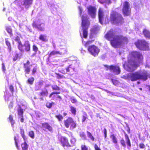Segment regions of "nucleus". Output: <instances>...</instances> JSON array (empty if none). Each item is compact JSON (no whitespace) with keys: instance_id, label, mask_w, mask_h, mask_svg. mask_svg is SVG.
I'll return each mask as SVG.
<instances>
[{"instance_id":"28","label":"nucleus","mask_w":150,"mask_h":150,"mask_svg":"<svg viewBox=\"0 0 150 150\" xmlns=\"http://www.w3.org/2000/svg\"><path fill=\"white\" fill-rule=\"evenodd\" d=\"M17 111L18 115L22 117L23 115V109L20 106H19V108L17 110Z\"/></svg>"},{"instance_id":"23","label":"nucleus","mask_w":150,"mask_h":150,"mask_svg":"<svg viewBox=\"0 0 150 150\" xmlns=\"http://www.w3.org/2000/svg\"><path fill=\"white\" fill-rule=\"evenodd\" d=\"M39 38L40 40L44 42H46L48 41L47 36L45 35L42 34L40 35L39 37Z\"/></svg>"},{"instance_id":"59","label":"nucleus","mask_w":150,"mask_h":150,"mask_svg":"<svg viewBox=\"0 0 150 150\" xmlns=\"http://www.w3.org/2000/svg\"><path fill=\"white\" fill-rule=\"evenodd\" d=\"M2 69L4 72L6 70L5 66L3 63L2 64Z\"/></svg>"},{"instance_id":"33","label":"nucleus","mask_w":150,"mask_h":150,"mask_svg":"<svg viewBox=\"0 0 150 150\" xmlns=\"http://www.w3.org/2000/svg\"><path fill=\"white\" fill-rule=\"evenodd\" d=\"M6 43L8 47V49L9 52L11 51V47L10 42L7 39H5Z\"/></svg>"},{"instance_id":"58","label":"nucleus","mask_w":150,"mask_h":150,"mask_svg":"<svg viewBox=\"0 0 150 150\" xmlns=\"http://www.w3.org/2000/svg\"><path fill=\"white\" fill-rule=\"evenodd\" d=\"M103 132L104 134L105 138H106L107 137V130L105 128L104 129Z\"/></svg>"},{"instance_id":"34","label":"nucleus","mask_w":150,"mask_h":150,"mask_svg":"<svg viewBox=\"0 0 150 150\" xmlns=\"http://www.w3.org/2000/svg\"><path fill=\"white\" fill-rule=\"evenodd\" d=\"M60 93V92L59 91H53L50 94L49 97L50 98L54 97V94H58Z\"/></svg>"},{"instance_id":"51","label":"nucleus","mask_w":150,"mask_h":150,"mask_svg":"<svg viewBox=\"0 0 150 150\" xmlns=\"http://www.w3.org/2000/svg\"><path fill=\"white\" fill-rule=\"evenodd\" d=\"M139 146L140 149H144L145 147V146L143 143H140L139 144Z\"/></svg>"},{"instance_id":"48","label":"nucleus","mask_w":150,"mask_h":150,"mask_svg":"<svg viewBox=\"0 0 150 150\" xmlns=\"http://www.w3.org/2000/svg\"><path fill=\"white\" fill-rule=\"evenodd\" d=\"M111 80L114 85L117 86L119 82L117 80L112 79Z\"/></svg>"},{"instance_id":"42","label":"nucleus","mask_w":150,"mask_h":150,"mask_svg":"<svg viewBox=\"0 0 150 150\" xmlns=\"http://www.w3.org/2000/svg\"><path fill=\"white\" fill-rule=\"evenodd\" d=\"M20 57L19 56V54L18 53H16L15 54V55L14 56L13 60V61H15L17 60L18 58H20Z\"/></svg>"},{"instance_id":"52","label":"nucleus","mask_w":150,"mask_h":150,"mask_svg":"<svg viewBox=\"0 0 150 150\" xmlns=\"http://www.w3.org/2000/svg\"><path fill=\"white\" fill-rule=\"evenodd\" d=\"M70 100L71 103H75L77 101L76 99L74 98H71L70 99Z\"/></svg>"},{"instance_id":"12","label":"nucleus","mask_w":150,"mask_h":150,"mask_svg":"<svg viewBox=\"0 0 150 150\" xmlns=\"http://www.w3.org/2000/svg\"><path fill=\"white\" fill-rule=\"evenodd\" d=\"M98 18L99 22L102 24L103 22L106 21V19L104 17V11L102 8H100L98 10Z\"/></svg>"},{"instance_id":"35","label":"nucleus","mask_w":150,"mask_h":150,"mask_svg":"<svg viewBox=\"0 0 150 150\" xmlns=\"http://www.w3.org/2000/svg\"><path fill=\"white\" fill-rule=\"evenodd\" d=\"M55 117L58 119V121L59 122L62 121L63 119V116L60 114L55 115Z\"/></svg>"},{"instance_id":"61","label":"nucleus","mask_w":150,"mask_h":150,"mask_svg":"<svg viewBox=\"0 0 150 150\" xmlns=\"http://www.w3.org/2000/svg\"><path fill=\"white\" fill-rule=\"evenodd\" d=\"M21 118L20 119V121L21 122H23L24 121V118H23V116H21Z\"/></svg>"},{"instance_id":"14","label":"nucleus","mask_w":150,"mask_h":150,"mask_svg":"<svg viewBox=\"0 0 150 150\" xmlns=\"http://www.w3.org/2000/svg\"><path fill=\"white\" fill-rule=\"evenodd\" d=\"M59 141L63 147L70 146L68 139L65 137L62 136L59 138Z\"/></svg>"},{"instance_id":"55","label":"nucleus","mask_w":150,"mask_h":150,"mask_svg":"<svg viewBox=\"0 0 150 150\" xmlns=\"http://www.w3.org/2000/svg\"><path fill=\"white\" fill-rule=\"evenodd\" d=\"M92 42V41L89 40L88 41L86 42L85 43V45L86 46H87L89 45L90 44H91Z\"/></svg>"},{"instance_id":"17","label":"nucleus","mask_w":150,"mask_h":150,"mask_svg":"<svg viewBox=\"0 0 150 150\" xmlns=\"http://www.w3.org/2000/svg\"><path fill=\"white\" fill-rule=\"evenodd\" d=\"M49 93L48 90L46 88H44V89L40 92L39 94V96L40 97L38 98L40 99V100H44L43 97H47L48 96Z\"/></svg>"},{"instance_id":"15","label":"nucleus","mask_w":150,"mask_h":150,"mask_svg":"<svg viewBox=\"0 0 150 150\" xmlns=\"http://www.w3.org/2000/svg\"><path fill=\"white\" fill-rule=\"evenodd\" d=\"M88 13L92 18H94L96 15V8L95 6H89L88 8Z\"/></svg>"},{"instance_id":"9","label":"nucleus","mask_w":150,"mask_h":150,"mask_svg":"<svg viewBox=\"0 0 150 150\" xmlns=\"http://www.w3.org/2000/svg\"><path fill=\"white\" fill-rule=\"evenodd\" d=\"M88 50L91 54L94 57L97 56L100 51V49L94 45L89 46Z\"/></svg>"},{"instance_id":"25","label":"nucleus","mask_w":150,"mask_h":150,"mask_svg":"<svg viewBox=\"0 0 150 150\" xmlns=\"http://www.w3.org/2000/svg\"><path fill=\"white\" fill-rule=\"evenodd\" d=\"M87 119H88V115L86 112H84L82 116L81 121L82 122H84Z\"/></svg>"},{"instance_id":"63","label":"nucleus","mask_w":150,"mask_h":150,"mask_svg":"<svg viewBox=\"0 0 150 150\" xmlns=\"http://www.w3.org/2000/svg\"><path fill=\"white\" fill-rule=\"evenodd\" d=\"M75 139H74V138H72V139H71V142H75Z\"/></svg>"},{"instance_id":"36","label":"nucleus","mask_w":150,"mask_h":150,"mask_svg":"<svg viewBox=\"0 0 150 150\" xmlns=\"http://www.w3.org/2000/svg\"><path fill=\"white\" fill-rule=\"evenodd\" d=\"M87 133L88 137L90 139L93 141H94L95 139L91 133L88 131H87Z\"/></svg>"},{"instance_id":"45","label":"nucleus","mask_w":150,"mask_h":150,"mask_svg":"<svg viewBox=\"0 0 150 150\" xmlns=\"http://www.w3.org/2000/svg\"><path fill=\"white\" fill-rule=\"evenodd\" d=\"M121 145L124 148H125L126 147V145L125 144V142L123 139H121L120 141Z\"/></svg>"},{"instance_id":"49","label":"nucleus","mask_w":150,"mask_h":150,"mask_svg":"<svg viewBox=\"0 0 150 150\" xmlns=\"http://www.w3.org/2000/svg\"><path fill=\"white\" fill-rule=\"evenodd\" d=\"M9 88L11 92L13 94L14 91V88L13 86L12 85H11L9 86Z\"/></svg>"},{"instance_id":"26","label":"nucleus","mask_w":150,"mask_h":150,"mask_svg":"<svg viewBox=\"0 0 150 150\" xmlns=\"http://www.w3.org/2000/svg\"><path fill=\"white\" fill-rule=\"evenodd\" d=\"M34 78L33 77L31 76L28 79L27 82L28 84L30 85H32L34 83Z\"/></svg>"},{"instance_id":"47","label":"nucleus","mask_w":150,"mask_h":150,"mask_svg":"<svg viewBox=\"0 0 150 150\" xmlns=\"http://www.w3.org/2000/svg\"><path fill=\"white\" fill-rule=\"evenodd\" d=\"M33 50L35 52H36L38 50V48L35 45H33L32 46Z\"/></svg>"},{"instance_id":"64","label":"nucleus","mask_w":150,"mask_h":150,"mask_svg":"<svg viewBox=\"0 0 150 150\" xmlns=\"http://www.w3.org/2000/svg\"><path fill=\"white\" fill-rule=\"evenodd\" d=\"M63 114L64 116H66L67 115V113L65 112H64Z\"/></svg>"},{"instance_id":"40","label":"nucleus","mask_w":150,"mask_h":150,"mask_svg":"<svg viewBox=\"0 0 150 150\" xmlns=\"http://www.w3.org/2000/svg\"><path fill=\"white\" fill-rule=\"evenodd\" d=\"M79 136H80L82 138L84 139H86V134H85V133L83 132H81L79 133Z\"/></svg>"},{"instance_id":"41","label":"nucleus","mask_w":150,"mask_h":150,"mask_svg":"<svg viewBox=\"0 0 150 150\" xmlns=\"http://www.w3.org/2000/svg\"><path fill=\"white\" fill-rule=\"evenodd\" d=\"M37 66H35L34 67L32 70V75H34L35 73L37 72Z\"/></svg>"},{"instance_id":"53","label":"nucleus","mask_w":150,"mask_h":150,"mask_svg":"<svg viewBox=\"0 0 150 150\" xmlns=\"http://www.w3.org/2000/svg\"><path fill=\"white\" fill-rule=\"evenodd\" d=\"M104 66L106 68V70L107 71H108V70H110V67L111 66V65L110 66H108L107 65H104Z\"/></svg>"},{"instance_id":"24","label":"nucleus","mask_w":150,"mask_h":150,"mask_svg":"<svg viewBox=\"0 0 150 150\" xmlns=\"http://www.w3.org/2000/svg\"><path fill=\"white\" fill-rule=\"evenodd\" d=\"M33 0H24L23 5L25 6H27L32 4Z\"/></svg>"},{"instance_id":"8","label":"nucleus","mask_w":150,"mask_h":150,"mask_svg":"<svg viewBox=\"0 0 150 150\" xmlns=\"http://www.w3.org/2000/svg\"><path fill=\"white\" fill-rule=\"evenodd\" d=\"M18 47L21 52H28L30 50V45L28 41H25L23 44L22 43L19 45H18Z\"/></svg>"},{"instance_id":"19","label":"nucleus","mask_w":150,"mask_h":150,"mask_svg":"<svg viewBox=\"0 0 150 150\" xmlns=\"http://www.w3.org/2000/svg\"><path fill=\"white\" fill-rule=\"evenodd\" d=\"M62 53L59 51L53 50L50 52L48 54V59L53 56H56L57 55H61Z\"/></svg>"},{"instance_id":"56","label":"nucleus","mask_w":150,"mask_h":150,"mask_svg":"<svg viewBox=\"0 0 150 150\" xmlns=\"http://www.w3.org/2000/svg\"><path fill=\"white\" fill-rule=\"evenodd\" d=\"M13 103L12 102H11L8 105V108L9 109L12 108L13 107Z\"/></svg>"},{"instance_id":"57","label":"nucleus","mask_w":150,"mask_h":150,"mask_svg":"<svg viewBox=\"0 0 150 150\" xmlns=\"http://www.w3.org/2000/svg\"><path fill=\"white\" fill-rule=\"evenodd\" d=\"M94 147L95 150H101V149L98 147V145L96 144L94 145Z\"/></svg>"},{"instance_id":"21","label":"nucleus","mask_w":150,"mask_h":150,"mask_svg":"<svg viewBox=\"0 0 150 150\" xmlns=\"http://www.w3.org/2000/svg\"><path fill=\"white\" fill-rule=\"evenodd\" d=\"M42 128L46 129L50 131H51L52 130V128L47 122L42 123Z\"/></svg>"},{"instance_id":"5","label":"nucleus","mask_w":150,"mask_h":150,"mask_svg":"<svg viewBox=\"0 0 150 150\" xmlns=\"http://www.w3.org/2000/svg\"><path fill=\"white\" fill-rule=\"evenodd\" d=\"M81 27L83 29V35L84 38H86L88 36V29L90 25L89 18L87 16H81Z\"/></svg>"},{"instance_id":"46","label":"nucleus","mask_w":150,"mask_h":150,"mask_svg":"<svg viewBox=\"0 0 150 150\" xmlns=\"http://www.w3.org/2000/svg\"><path fill=\"white\" fill-rule=\"evenodd\" d=\"M28 135L29 137L32 139L34 138V132L33 131H31L29 132Z\"/></svg>"},{"instance_id":"22","label":"nucleus","mask_w":150,"mask_h":150,"mask_svg":"<svg viewBox=\"0 0 150 150\" xmlns=\"http://www.w3.org/2000/svg\"><path fill=\"white\" fill-rule=\"evenodd\" d=\"M143 33L146 38L150 39V32L149 30L144 29L143 30Z\"/></svg>"},{"instance_id":"37","label":"nucleus","mask_w":150,"mask_h":150,"mask_svg":"<svg viewBox=\"0 0 150 150\" xmlns=\"http://www.w3.org/2000/svg\"><path fill=\"white\" fill-rule=\"evenodd\" d=\"M51 87L53 91H59L60 90V88L56 85L52 86Z\"/></svg>"},{"instance_id":"10","label":"nucleus","mask_w":150,"mask_h":150,"mask_svg":"<svg viewBox=\"0 0 150 150\" xmlns=\"http://www.w3.org/2000/svg\"><path fill=\"white\" fill-rule=\"evenodd\" d=\"M122 11L125 16L130 15L131 9L129 8V4L128 2L125 1L124 2Z\"/></svg>"},{"instance_id":"50","label":"nucleus","mask_w":150,"mask_h":150,"mask_svg":"<svg viewBox=\"0 0 150 150\" xmlns=\"http://www.w3.org/2000/svg\"><path fill=\"white\" fill-rule=\"evenodd\" d=\"M53 104V103H47L46 105V106L48 108H50L52 107V104Z\"/></svg>"},{"instance_id":"38","label":"nucleus","mask_w":150,"mask_h":150,"mask_svg":"<svg viewBox=\"0 0 150 150\" xmlns=\"http://www.w3.org/2000/svg\"><path fill=\"white\" fill-rule=\"evenodd\" d=\"M81 150H88V148L86 145L82 144L81 146ZM76 150H80L79 149H77Z\"/></svg>"},{"instance_id":"62","label":"nucleus","mask_w":150,"mask_h":150,"mask_svg":"<svg viewBox=\"0 0 150 150\" xmlns=\"http://www.w3.org/2000/svg\"><path fill=\"white\" fill-rule=\"evenodd\" d=\"M105 1L106 3L108 4H110L111 3L110 0H105Z\"/></svg>"},{"instance_id":"30","label":"nucleus","mask_w":150,"mask_h":150,"mask_svg":"<svg viewBox=\"0 0 150 150\" xmlns=\"http://www.w3.org/2000/svg\"><path fill=\"white\" fill-rule=\"evenodd\" d=\"M70 111H71L72 114L74 115H75L76 114V110L75 108L72 106H70Z\"/></svg>"},{"instance_id":"13","label":"nucleus","mask_w":150,"mask_h":150,"mask_svg":"<svg viewBox=\"0 0 150 150\" xmlns=\"http://www.w3.org/2000/svg\"><path fill=\"white\" fill-rule=\"evenodd\" d=\"M32 25L33 28L37 29L38 30L42 31L45 30V24L44 23H39L34 21Z\"/></svg>"},{"instance_id":"43","label":"nucleus","mask_w":150,"mask_h":150,"mask_svg":"<svg viewBox=\"0 0 150 150\" xmlns=\"http://www.w3.org/2000/svg\"><path fill=\"white\" fill-rule=\"evenodd\" d=\"M56 77L57 79H61L64 78V76L63 75H62L60 74L56 73Z\"/></svg>"},{"instance_id":"6","label":"nucleus","mask_w":150,"mask_h":150,"mask_svg":"<svg viewBox=\"0 0 150 150\" xmlns=\"http://www.w3.org/2000/svg\"><path fill=\"white\" fill-rule=\"evenodd\" d=\"M134 44L140 50H146L149 49L148 44L144 40H138Z\"/></svg>"},{"instance_id":"39","label":"nucleus","mask_w":150,"mask_h":150,"mask_svg":"<svg viewBox=\"0 0 150 150\" xmlns=\"http://www.w3.org/2000/svg\"><path fill=\"white\" fill-rule=\"evenodd\" d=\"M43 81H39L38 82L37 85L36 86V87H38L40 88L43 85Z\"/></svg>"},{"instance_id":"31","label":"nucleus","mask_w":150,"mask_h":150,"mask_svg":"<svg viewBox=\"0 0 150 150\" xmlns=\"http://www.w3.org/2000/svg\"><path fill=\"white\" fill-rule=\"evenodd\" d=\"M20 133L21 134L22 137L24 141L26 139V137L25 135V132L24 130L22 128L20 129Z\"/></svg>"},{"instance_id":"44","label":"nucleus","mask_w":150,"mask_h":150,"mask_svg":"<svg viewBox=\"0 0 150 150\" xmlns=\"http://www.w3.org/2000/svg\"><path fill=\"white\" fill-rule=\"evenodd\" d=\"M15 40L16 42L18 43V45H19L22 43V42L20 40V38L18 36H17L15 37Z\"/></svg>"},{"instance_id":"11","label":"nucleus","mask_w":150,"mask_h":150,"mask_svg":"<svg viewBox=\"0 0 150 150\" xmlns=\"http://www.w3.org/2000/svg\"><path fill=\"white\" fill-rule=\"evenodd\" d=\"M75 71V68L71 64L69 65L66 68H62L60 70V72L61 73L65 74L67 73L70 74Z\"/></svg>"},{"instance_id":"4","label":"nucleus","mask_w":150,"mask_h":150,"mask_svg":"<svg viewBox=\"0 0 150 150\" xmlns=\"http://www.w3.org/2000/svg\"><path fill=\"white\" fill-rule=\"evenodd\" d=\"M110 21L112 24L118 25L123 24L124 19L121 14L113 11L110 14Z\"/></svg>"},{"instance_id":"29","label":"nucleus","mask_w":150,"mask_h":150,"mask_svg":"<svg viewBox=\"0 0 150 150\" xmlns=\"http://www.w3.org/2000/svg\"><path fill=\"white\" fill-rule=\"evenodd\" d=\"M8 119L11 122L12 126L13 127L14 124L15 123V122L13 120V116L11 115H10Z\"/></svg>"},{"instance_id":"27","label":"nucleus","mask_w":150,"mask_h":150,"mask_svg":"<svg viewBox=\"0 0 150 150\" xmlns=\"http://www.w3.org/2000/svg\"><path fill=\"white\" fill-rule=\"evenodd\" d=\"M6 30L7 32L10 34V35L12 36V30L11 26H7L6 27Z\"/></svg>"},{"instance_id":"20","label":"nucleus","mask_w":150,"mask_h":150,"mask_svg":"<svg viewBox=\"0 0 150 150\" xmlns=\"http://www.w3.org/2000/svg\"><path fill=\"white\" fill-rule=\"evenodd\" d=\"M124 133L125 134V139L126 140V144L127 146L128 149H129L131 146L130 139H129L128 135L125 132H124Z\"/></svg>"},{"instance_id":"32","label":"nucleus","mask_w":150,"mask_h":150,"mask_svg":"<svg viewBox=\"0 0 150 150\" xmlns=\"http://www.w3.org/2000/svg\"><path fill=\"white\" fill-rule=\"evenodd\" d=\"M110 137L112 139V140L113 143L115 144H117V139L114 134H112L110 135Z\"/></svg>"},{"instance_id":"3","label":"nucleus","mask_w":150,"mask_h":150,"mask_svg":"<svg viewBox=\"0 0 150 150\" xmlns=\"http://www.w3.org/2000/svg\"><path fill=\"white\" fill-rule=\"evenodd\" d=\"M148 74L146 71H144L142 73L139 71L128 74L126 75L125 79H128L131 81H134L138 80H141L143 81H146L148 77Z\"/></svg>"},{"instance_id":"1","label":"nucleus","mask_w":150,"mask_h":150,"mask_svg":"<svg viewBox=\"0 0 150 150\" xmlns=\"http://www.w3.org/2000/svg\"><path fill=\"white\" fill-rule=\"evenodd\" d=\"M104 37L110 41L111 45L115 48H118L126 45L129 42L127 37L122 35L116 34L112 29L107 32Z\"/></svg>"},{"instance_id":"7","label":"nucleus","mask_w":150,"mask_h":150,"mask_svg":"<svg viewBox=\"0 0 150 150\" xmlns=\"http://www.w3.org/2000/svg\"><path fill=\"white\" fill-rule=\"evenodd\" d=\"M64 123L65 127L68 128L70 127V129H74L76 127V123L70 117H69L66 119L64 120Z\"/></svg>"},{"instance_id":"16","label":"nucleus","mask_w":150,"mask_h":150,"mask_svg":"<svg viewBox=\"0 0 150 150\" xmlns=\"http://www.w3.org/2000/svg\"><path fill=\"white\" fill-rule=\"evenodd\" d=\"M30 64V62L29 60H27L25 63L23 64V68L25 74H30L31 68L28 65Z\"/></svg>"},{"instance_id":"2","label":"nucleus","mask_w":150,"mask_h":150,"mask_svg":"<svg viewBox=\"0 0 150 150\" xmlns=\"http://www.w3.org/2000/svg\"><path fill=\"white\" fill-rule=\"evenodd\" d=\"M143 57L142 54L137 51H133L129 54L127 62L123 65L128 71L132 72L139 67V63L142 61Z\"/></svg>"},{"instance_id":"18","label":"nucleus","mask_w":150,"mask_h":150,"mask_svg":"<svg viewBox=\"0 0 150 150\" xmlns=\"http://www.w3.org/2000/svg\"><path fill=\"white\" fill-rule=\"evenodd\" d=\"M110 71H112L117 75L120 74V69L118 67L112 65H111L110 67Z\"/></svg>"},{"instance_id":"60","label":"nucleus","mask_w":150,"mask_h":150,"mask_svg":"<svg viewBox=\"0 0 150 150\" xmlns=\"http://www.w3.org/2000/svg\"><path fill=\"white\" fill-rule=\"evenodd\" d=\"M96 28H93L92 30V33H95L96 34L97 33V32H96Z\"/></svg>"},{"instance_id":"54","label":"nucleus","mask_w":150,"mask_h":150,"mask_svg":"<svg viewBox=\"0 0 150 150\" xmlns=\"http://www.w3.org/2000/svg\"><path fill=\"white\" fill-rule=\"evenodd\" d=\"M14 140L15 141V145L17 147V148L18 149V142H17V140L16 138V137H14Z\"/></svg>"}]
</instances>
